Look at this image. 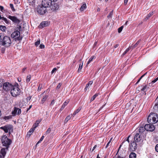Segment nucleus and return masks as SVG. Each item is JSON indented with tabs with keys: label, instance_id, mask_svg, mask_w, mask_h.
Returning <instances> with one entry per match:
<instances>
[{
	"label": "nucleus",
	"instance_id": "1",
	"mask_svg": "<svg viewBox=\"0 0 158 158\" xmlns=\"http://www.w3.org/2000/svg\"><path fill=\"white\" fill-rule=\"evenodd\" d=\"M147 121L151 124H154L158 121V115L155 113H150L148 117Z\"/></svg>",
	"mask_w": 158,
	"mask_h": 158
},
{
	"label": "nucleus",
	"instance_id": "2",
	"mask_svg": "<svg viewBox=\"0 0 158 158\" xmlns=\"http://www.w3.org/2000/svg\"><path fill=\"white\" fill-rule=\"evenodd\" d=\"M1 141L3 146L6 147V149L8 150L11 143V140L9 139L6 135H3L2 136Z\"/></svg>",
	"mask_w": 158,
	"mask_h": 158
},
{
	"label": "nucleus",
	"instance_id": "3",
	"mask_svg": "<svg viewBox=\"0 0 158 158\" xmlns=\"http://www.w3.org/2000/svg\"><path fill=\"white\" fill-rule=\"evenodd\" d=\"M11 44L10 38L7 36H4L2 45L8 47L10 46Z\"/></svg>",
	"mask_w": 158,
	"mask_h": 158
},
{
	"label": "nucleus",
	"instance_id": "4",
	"mask_svg": "<svg viewBox=\"0 0 158 158\" xmlns=\"http://www.w3.org/2000/svg\"><path fill=\"white\" fill-rule=\"evenodd\" d=\"M20 93V90L16 85L13 86L10 90L11 94L13 97H15L19 95Z\"/></svg>",
	"mask_w": 158,
	"mask_h": 158
},
{
	"label": "nucleus",
	"instance_id": "5",
	"mask_svg": "<svg viewBox=\"0 0 158 158\" xmlns=\"http://www.w3.org/2000/svg\"><path fill=\"white\" fill-rule=\"evenodd\" d=\"M20 32L18 31H16L12 33L11 35V37L14 38L16 40H22V37H20Z\"/></svg>",
	"mask_w": 158,
	"mask_h": 158
},
{
	"label": "nucleus",
	"instance_id": "6",
	"mask_svg": "<svg viewBox=\"0 0 158 158\" xmlns=\"http://www.w3.org/2000/svg\"><path fill=\"white\" fill-rule=\"evenodd\" d=\"M135 142L138 143V145H141L143 142L142 137L139 133L136 134L134 138Z\"/></svg>",
	"mask_w": 158,
	"mask_h": 158
},
{
	"label": "nucleus",
	"instance_id": "7",
	"mask_svg": "<svg viewBox=\"0 0 158 158\" xmlns=\"http://www.w3.org/2000/svg\"><path fill=\"white\" fill-rule=\"evenodd\" d=\"M37 12L40 15H44L47 11L46 8L43 6L42 4L39 5L37 8Z\"/></svg>",
	"mask_w": 158,
	"mask_h": 158
},
{
	"label": "nucleus",
	"instance_id": "8",
	"mask_svg": "<svg viewBox=\"0 0 158 158\" xmlns=\"http://www.w3.org/2000/svg\"><path fill=\"white\" fill-rule=\"evenodd\" d=\"M0 129L3 130L5 132H9V134L10 133V132L13 131V127L11 125H7L4 126L2 127H0Z\"/></svg>",
	"mask_w": 158,
	"mask_h": 158
},
{
	"label": "nucleus",
	"instance_id": "9",
	"mask_svg": "<svg viewBox=\"0 0 158 158\" xmlns=\"http://www.w3.org/2000/svg\"><path fill=\"white\" fill-rule=\"evenodd\" d=\"M13 86L12 84L9 82H6L3 84V89L6 91L11 90Z\"/></svg>",
	"mask_w": 158,
	"mask_h": 158
},
{
	"label": "nucleus",
	"instance_id": "10",
	"mask_svg": "<svg viewBox=\"0 0 158 158\" xmlns=\"http://www.w3.org/2000/svg\"><path fill=\"white\" fill-rule=\"evenodd\" d=\"M149 87L147 85H145L139 86L138 89V91H143V94L145 95L146 94V92L148 89Z\"/></svg>",
	"mask_w": 158,
	"mask_h": 158
},
{
	"label": "nucleus",
	"instance_id": "11",
	"mask_svg": "<svg viewBox=\"0 0 158 158\" xmlns=\"http://www.w3.org/2000/svg\"><path fill=\"white\" fill-rule=\"evenodd\" d=\"M52 2L51 0H43L41 4L47 8L50 6Z\"/></svg>",
	"mask_w": 158,
	"mask_h": 158
},
{
	"label": "nucleus",
	"instance_id": "12",
	"mask_svg": "<svg viewBox=\"0 0 158 158\" xmlns=\"http://www.w3.org/2000/svg\"><path fill=\"white\" fill-rule=\"evenodd\" d=\"M153 124H146L145 125V129L147 131H153L155 129V127Z\"/></svg>",
	"mask_w": 158,
	"mask_h": 158
},
{
	"label": "nucleus",
	"instance_id": "13",
	"mask_svg": "<svg viewBox=\"0 0 158 158\" xmlns=\"http://www.w3.org/2000/svg\"><path fill=\"white\" fill-rule=\"evenodd\" d=\"M138 143L135 141L131 142L130 144V148L131 150L132 151H135L137 148Z\"/></svg>",
	"mask_w": 158,
	"mask_h": 158
},
{
	"label": "nucleus",
	"instance_id": "14",
	"mask_svg": "<svg viewBox=\"0 0 158 158\" xmlns=\"http://www.w3.org/2000/svg\"><path fill=\"white\" fill-rule=\"evenodd\" d=\"M8 18L15 23H19L20 22V20L15 16L10 15L8 16Z\"/></svg>",
	"mask_w": 158,
	"mask_h": 158
},
{
	"label": "nucleus",
	"instance_id": "15",
	"mask_svg": "<svg viewBox=\"0 0 158 158\" xmlns=\"http://www.w3.org/2000/svg\"><path fill=\"white\" fill-rule=\"evenodd\" d=\"M50 6L51 10L53 11L57 10L59 8V6L56 3L54 2H52Z\"/></svg>",
	"mask_w": 158,
	"mask_h": 158
},
{
	"label": "nucleus",
	"instance_id": "16",
	"mask_svg": "<svg viewBox=\"0 0 158 158\" xmlns=\"http://www.w3.org/2000/svg\"><path fill=\"white\" fill-rule=\"evenodd\" d=\"M44 93L45 92L40 95L41 96H43L41 102L42 104H43L44 103L48 97V95L46 94H44Z\"/></svg>",
	"mask_w": 158,
	"mask_h": 158
},
{
	"label": "nucleus",
	"instance_id": "17",
	"mask_svg": "<svg viewBox=\"0 0 158 158\" xmlns=\"http://www.w3.org/2000/svg\"><path fill=\"white\" fill-rule=\"evenodd\" d=\"M21 111L20 109L15 107L14 108V110L12 112V114L15 115V114L17 113L18 114H21Z\"/></svg>",
	"mask_w": 158,
	"mask_h": 158
},
{
	"label": "nucleus",
	"instance_id": "18",
	"mask_svg": "<svg viewBox=\"0 0 158 158\" xmlns=\"http://www.w3.org/2000/svg\"><path fill=\"white\" fill-rule=\"evenodd\" d=\"M48 24V22L47 21L42 22L39 25V27L40 28H43L47 26Z\"/></svg>",
	"mask_w": 158,
	"mask_h": 158
},
{
	"label": "nucleus",
	"instance_id": "19",
	"mask_svg": "<svg viewBox=\"0 0 158 158\" xmlns=\"http://www.w3.org/2000/svg\"><path fill=\"white\" fill-rule=\"evenodd\" d=\"M153 14V12H150L146 17L144 18V20L145 21L148 20L151 16Z\"/></svg>",
	"mask_w": 158,
	"mask_h": 158
},
{
	"label": "nucleus",
	"instance_id": "20",
	"mask_svg": "<svg viewBox=\"0 0 158 158\" xmlns=\"http://www.w3.org/2000/svg\"><path fill=\"white\" fill-rule=\"evenodd\" d=\"M41 121V119L36 120L35 124L33 125V127H34L35 128H36L38 126L39 124L40 123Z\"/></svg>",
	"mask_w": 158,
	"mask_h": 158
},
{
	"label": "nucleus",
	"instance_id": "21",
	"mask_svg": "<svg viewBox=\"0 0 158 158\" xmlns=\"http://www.w3.org/2000/svg\"><path fill=\"white\" fill-rule=\"evenodd\" d=\"M69 102V101H65V102L61 106V107L60 109V110L61 111H62L64 109V108L68 104Z\"/></svg>",
	"mask_w": 158,
	"mask_h": 158
},
{
	"label": "nucleus",
	"instance_id": "22",
	"mask_svg": "<svg viewBox=\"0 0 158 158\" xmlns=\"http://www.w3.org/2000/svg\"><path fill=\"white\" fill-rule=\"evenodd\" d=\"M96 58V56H92L89 59V61L87 62L86 65H88L89 64L91 61H93V60L94 59H95Z\"/></svg>",
	"mask_w": 158,
	"mask_h": 158
},
{
	"label": "nucleus",
	"instance_id": "23",
	"mask_svg": "<svg viewBox=\"0 0 158 158\" xmlns=\"http://www.w3.org/2000/svg\"><path fill=\"white\" fill-rule=\"evenodd\" d=\"M6 148H3L2 149L1 151V153L4 157L6 154Z\"/></svg>",
	"mask_w": 158,
	"mask_h": 158
},
{
	"label": "nucleus",
	"instance_id": "24",
	"mask_svg": "<svg viewBox=\"0 0 158 158\" xmlns=\"http://www.w3.org/2000/svg\"><path fill=\"white\" fill-rule=\"evenodd\" d=\"M83 64V63H81L79 64V68L78 70V72L79 73H81V70L82 68V66Z\"/></svg>",
	"mask_w": 158,
	"mask_h": 158
},
{
	"label": "nucleus",
	"instance_id": "25",
	"mask_svg": "<svg viewBox=\"0 0 158 158\" xmlns=\"http://www.w3.org/2000/svg\"><path fill=\"white\" fill-rule=\"evenodd\" d=\"M136 154L134 152L131 153L129 155V158H135Z\"/></svg>",
	"mask_w": 158,
	"mask_h": 158
},
{
	"label": "nucleus",
	"instance_id": "26",
	"mask_svg": "<svg viewBox=\"0 0 158 158\" xmlns=\"http://www.w3.org/2000/svg\"><path fill=\"white\" fill-rule=\"evenodd\" d=\"M86 7V4H83L82 6H81L80 10L81 11H83L84 10Z\"/></svg>",
	"mask_w": 158,
	"mask_h": 158
},
{
	"label": "nucleus",
	"instance_id": "27",
	"mask_svg": "<svg viewBox=\"0 0 158 158\" xmlns=\"http://www.w3.org/2000/svg\"><path fill=\"white\" fill-rule=\"evenodd\" d=\"M145 130V126H144V127H141L139 128V132L142 133Z\"/></svg>",
	"mask_w": 158,
	"mask_h": 158
},
{
	"label": "nucleus",
	"instance_id": "28",
	"mask_svg": "<svg viewBox=\"0 0 158 158\" xmlns=\"http://www.w3.org/2000/svg\"><path fill=\"white\" fill-rule=\"evenodd\" d=\"M3 37L4 35H3V34L0 33V45H2Z\"/></svg>",
	"mask_w": 158,
	"mask_h": 158
},
{
	"label": "nucleus",
	"instance_id": "29",
	"mask_svg": "<svg viewBox=\"0 0 158 158\" xmlns=\"http://www.w3.org/2000/svg\"><path fill=\"white\" fill-rule=\"evenodd\" d=\"M81 109V108L80 107L78 109L75 111L73 114V116H74L77 113H78L80 110Z\"/></svg>",
	"mask_w": 158,
	"mask_h": 158
},
{
	"label": "nucleus",
	"instance_id": "30",
	"mask_svg": "<svg viewBox=\"0 0 158 158\" xmlns=\"http://www.w3.org/2000/svg\"><path fill=\"white\" fill-rule=\"evenodd\" d=\"M99 94L98 93H96L95 95H94L91 98L90 100L91 102H92L93 101H94L95 98L98 96V95Z\"/></svg>",
	"mask_w": 158,
	"mask_h": 158
},
{
	"label": "nucleus",
	"instance_id": "31",
	"mask_svg": "<svg viewBox=\"0 0 158 158\" xmlns=\"http://www.w3.org/2000/svg\"><path fill=\"white\" fill-rule=\"evenodd\" d=\"M131 46H130L128 48H127L126 50L124 52L123 54V55H125L131 48Z\"/></svg>",
	"mask_w": 158,
	"mask_h": 158
},
{
	"label": "nucleus",
	"instance_id": "32",
	"mask_svg": "<svg viewBox=\"0 0 158 158\" xmlns=\"http://www.w3.org/2000/svg\"><path fill=\"white\" fill-rule=\"evenodd\" d=\"M140 40H138L137 42L132 46V49L136 47L140 42Z\"/></svg>",
	"mask_w": 158,
	"mask_h": 158
},
{
	"label": "nucleus",
	"instance_id": "33",
	"mask_svg": "<svg viewBox=\"0 0 158 158\" xmlns=\"http://www.w3.org/2000/svg\"><path fill=\"white\" fill-rule=\"evenodd\" d=\"M71 118V116L70 115H69L67 116L65 118L64 120V122L65 123H66Z\"/></svg>",
	"mask_w": 158,
	"mask_h": 158
},
{
	"label": "nucleus",
	"instance_id": "34",
	"mask_svg": "<svg viewBox=\"0 0 158 158\" xmlns=\"http://www.w3.org/2000/svg\"><path fill=\"white\" fill-rule=\"evenodd\" d=\"M153 109L155 111H158V104L157 102L154 106Z\"/></svg>",
	"mask_w": 158,
	"mask_h": 158
},
{
	"label": "nucleus",
	"instance_id": "35",
	"mask_svg": "<svg viewBox=\"0 0 158 158\" xmlns=\"http://www.w3.org/2000/svg\"><path fill=\"white\" fill-rule=\"evenodd\" d=\"M130 136H129L127 138V139L126 140V141L127 142V144H129V138L130 137ZM126 142V141H124L123 143H122V145H123Z\"/></svg>",
	"mask_w": 158,
	"mask_h": 158
},
{
	"label": "nucleus",
	"instance_id": "36",
	"mask_svg": "<svg viewBox=\"0 0 158 158\" xmlns=\"http://www.w3.org/2000/svg\"><path fill=\"white\" fill-rule=\"evenodd\" d=\"M0 29L2 31H4L6 30V28L5 26H0Z\"/></svg>",
	"mask_w": 158,
	"mask_h": 158
},
{
	"label": "nucleus",
	"instance_id": "37",
	"mask_svg": "<svg viewBox=\"0 0 158 158\" xmlns=\"http://www.w3.org/2000/svg\"><path fill=\"white\" fill-rule=\"evenodd\" d=\"M113 10H112L110 12L109 15L107 16L108 18H111L112 15H113Z\"/></svg>",
	"mask_w": 158,
	"mask_h": 158
},
{
	"label": "nucleus",
	"instance_id": "38",
	"mask_svg": "<svg viewBox=\"0 0 158 158\" xmlns=\"http://www.w3.org/2000/svg\"><path fill=\"white\" fill-rule=\"evenodd\" d=\"M123 27V26H122L118 29V31L119 33H120L122 31Z\"/></svg>",
	"mask_w": 158,
	"mask_h": 158
},
{
	"label": "nucleus",
	"instance_id": "39",
	"mask_svg": "<svg viewBox=\"0 0 158 158\" xmlns=\"http://www.w3.org/2000/svg\"><path fill=\"white\" fill-rule=\"evenodd\" d=\"M44 136L43 135L41 138L38 141V142L37 143V144H36V145L37 144H38L39 143H40L42 141V140L43 139H44Z\"/></svg>",
	"mask_w": 158,
	"mask_h": 158
},
{
	"label": "nucleus",
	"instance_id": "40",
	"mask_svg": "<svg viewBox=\"0 0 158 158\" xmlns=\"http://www.w3.org/2000/svg\"><path fill=\"white\" fill-rule=\"evenodd\" d=\"M40 43V40H39L36 42L35 43V45L36 46H38Z\"/></svg>",
	"mask_w": 158,
	"mask_h": 158
},
{
	"label": "nucleus",
	"instance_id": "41",
	"mask_svg": "<svg viewBox=\"0 0 158 158\" xmlns=\"http://www.w3.org/2000/svg\"><path fill=\"white\" fill-rule=\"evenodd\" d=\"M51 131V129L50 128H49L46 131V134H49Z\"/></svg>",
	"mask_w": 158,
	"mask_h": 158
},
{
	"label": "nucleus",
	"instance_id": "42",
	"mask_svg": "<svg viewBox=\"0 0 158 158\" xmlns=\"http://www.w3.org/2000/svg\"><path fill=\"white\" fill-rule=\"evenodd\" d=\"M57 70V68H54L51 72L52 74L53 73H55Z\"/></svg>",
	"mask_w": 158,
	"mask_h": 158
},
{
	"label": "nucleus",
	"instance_id": "43",
	"mask_svg": "<svg viewBox=\"0 0 158 158\" xmlns=\"http://www.w3.org/2000/svg\"><path fill=\"white\" fill-rule=\"evenodd\" d=\"M10 7L11 8V9L13 11H15V9L14 8L13 4H10Z\"/></svg>",
	"mask_w": 158,
	"mask_h": 158
},
{
	"label": "nucleus",
	"instance_id": "44",
	"mask_svg": "<svg viewBox=\"0 0 158 158\" xmlns=\"http://www.w3.org/2000/svg\"><path fill=\"white\" fill-rule=\"evenodd\" d=\"M11 118V116H5L4 117V119H5V120L9 119H10Z\"/></svg>",
	"mask_w": 158,
	"mask_h": 158
},
{
	"label": "nucleus",
	"instance_id": "45",
	"mask_svg": "<svg viewBox=\"0 0 158 158\" xmlns=\"http://www.w3.org/2000/svg\"><path fill=\"white\" fill-rule=\"evenodd\" d=\"M2 19L4 20L5 23H8V21L7 19L3 17Z\"/></svg>",
	"mask_w": 158,
	"mask_h": 158
},
{
	"label": "nucleus",
	"instance_id": "46",
	"mask_svg": "<svg viewBox=\"0 0 158 158\" xmlns=\"http://www.w3.org/2000/svg\"><path fill=\"white\" fill-rule=\"evenodd\" d=\"M112 139V138H111L110 139V140H109V141L108 142V143H107V144L106 147H105V148H106L108 147V146L109 145V144L110 143L111 140Z\"/></svg>",
	"mask_w": 158,
	"mask_h": 158
},
{
	"label": "nucleus",
	"instance_id": "47",
	"mask_svg": "<svg viewBox=\"0 0 158 158\" xmlns=\"http://www.w3.org/2000/svg\"><path fill=\"white\" fill-rule=\"evenodd\" d=\"M61 85H62L61 83H59L56 87V89H59L60 88Z\"/></svg>",
	"mask_w": 158,
	"mask_h": 158
},
{
	"label": "nucleus",
	"instance_id": "48",
	"mask_svg": "<svg viewBox=\"0 0 158 158\" xmlns=\"http://www.w3.org/2000/svg\"><path fill=\"white\" fill-rule=\"evenodd\" d=\"M35 128L33 126V127L29 131L31 133H32L35 130Z\"/></svg>",
	"mask_w": 158,
	"mask_h": 158
},
{
	"label": "nucleus",
	"instance_id": "49",
	"mask_svg": "<svg viewBox=\"0 0 158 158\" xmlns=\"http://www.w3.org/2000/svg\"><path fill=\"white\" fill-rule=\"evenodd\" d=\"M42 85H41V84H40L38 87V90H40L41 89V88H42Z\"/></svg>",
	"mask_w": 158,
	"mask_h": 158
},
{
	"label": "nucleus",
	"instance_id": "50",
	"mask_svg": "<svg viewBox=\"0 0 158 158\" xmlns=\"http://www.w3.org/2000/svg\"><path fill=\"white\" fill-rule=\"evenodd\" d=\"M155 148L156 151L158 152V144L156 145Z\"/></svg>",
	"mask_w": 158,
	"mask_h": 158
},
{
	"label": "nucleus",
	"instance_id": "51",
	"mask_svg": "<svg viewBox=\"0 0 158 158\" xmlns=\"http://www.w3.org/2000/svg\"><path fill=\"white\" fill-rule=\"evenodd\" d=\"M31 134L32 133L29 131L27 133V135L30 136Z\"/></svg>",
	"mask_w": 158,
	"mask_h": 158
},
{
	"label": "nucleus",
	"instance_id": "52",
	"mask_svg": "<svg viewBox=\"0 0 158 158\" xmlns=\"http://www.w3.org/2000/svg\"><path fill=\"white\" fill-rule=\"evenodd\" d=\"M154 80L152 81V83H149V85L151 84H152V83H155V82H156L157 81V80Z\"/></svg>",
	"mask_w": 158,
	"mask_h": 158
},
{
	"label": "nucleus",
	"instance_id": "53",
	"mask_svg": "<svg viewBox=\"0 0 158 158\" xmlns=\"http://www.w3.org/2000/svg\"><path fill=\"white\" fill-rule=\"evenodd\" d=\"M40 48L42 49V48H44V45L43 44H41L40 45Z\"/></svg>",
	"mask_w": 158,
	"mask_h": 158
},
{
	"label": "nucleus",
	"instance_id": "54",
	"mask_svg": "<svg viewBox=\"0 0 158 158\" xmlns=\"http://www.w3.org/2000/svg\"><path fill=\"white\" fill-rule=\"evenodd\" d=\"M131 105V103L130 102H128L127 104L126 107H128L130 106Z\"/></svg>",
	"mask_w": 158,
	"mask_h": 158
},
{
	"label": "nucleus",
	"instance_id": "55",
	"mask_svg": "<svg viewBox=\"0 0 158 158\" xmlns=\"http://www.w3.org/2000/svg\"><path fill=\"white\" fill-rule=\"evenodd\" d=\"M2 80H0V88L1 87L2 85Z\"/></svg>",
	"mask_w": 158,
	"mask_h": 158
},
{
	"label": "nucleus",
	"instance_id": "56",
	"mask_svg": "<svg viewBox=\"0 0 158 158\" xmlns=\"http://www.w3.org/2000/svg\"><path fill=\"white\" fill-rule=\"evenodd\" d=\"M29 3L33 2L35 0H27Z\"/></svg>",
	"mask_w": 158,
	"mask_h": 158
},
{
	"label": "nucleus",
	"instance_id": "57",
	"mask_svg": "<svg viewBox=\"0 0 158 158\" xmlns=\"http://www.w3.org/2000/svg\"><path fill=\"white\" fill-rule=\"evenodd\" d=\"M93 83V81H90L88 83V84L89 85H91Z\"/></svg>",
	"mask_w": 158,
	"mask_h": 158
},
{
	"label": "nucleus",
	"instance_id": "58",
	"mask_svg": "<svg viewBox=\"0 0 158 158\" xmlns=\"http://www.w3.org/2000/svg\"><path fill=\"white\" fill-rule=\"evenodd\" d=\"M128 0H124V3L126 5L127 4Z\"/></svg>",
	"mask_w": 158,
	"mask_h": 158
},
{
	"label": "nucleus",
	"instance_id": "59",
	"mask_svg": "<svg viewBox=\"0 0 158 158\" xmlns=\"http://www.w3.org/2000/svg\"><path fill=\"white\" fill-rule=\"evenodd\" d=\"M31 78V75H28L27 76V79H30Z\"/></svg>",
	"mask_w": 158,
	"mask_h": 158
},
{
	"label": "nucleus",
	"instance_id": "60",
	"mask_svg": "<svg viewBox=\"0 0 158 158\" xmlns=\"http://www.w3.org/2000/svg\"><path fill=\"white\" fill-rule=\"evenodd\" d=\"M32 107V105H31L29 106V107L27 109V111H28Z\"/></svg>",
	"mask_w": 158,
	"mask_h": 158
},
{
	"label": "nucleus",
	"instance_id": "61",
	"mask_svg": "<svg viewBox=\"0 0 158 158\" xmlns=\"http://www.w3.org/2000/svg\"><path fill=\"white\" fill-rule=\"evenodd\" d=\"M96 147H97V145H95L93 147V148L92 149V151H93L96 148Z\"/></svg>",
	"mask_w": 158,
	"mask_h": 158
},
{
	"label": "nucleus",
	"instance_id": "62",
	"mask_svg": "<svg viewBox=\"0 0 158 158\" xmlns=\"http://www.w3.org/2000/svg\"><path fill=\"white\" fill-rule=\"evenodd\" d=\"M146 73H145L143 75H142L139 78V79H141L144 76L145 74H146Z\"/></svg>",
	"mask_w": 158,
	"mask_h": 158
},
{
	"label": "nucleus",
	"instance_id": "63",
	"mask_svg": "<svg viewBox=\"0 0 158 158\" xmlns=\"http://www.w3.org/2000/svg\"><path fill=\"white\" fill-rule=\"evenodd\" d=\"M0 9L2 11L3 10L4 8L3 6H1L0 7Z\"/></svg>",
	"mask_w": 158,
	"mask_h": 158
},
{
	"label": "nucleus",
	"instance_id": "64",
	"mask_svg": "<svg viewBox=\"0 0 158 158\" xmlns=\"http://www.w3.org/2000/svg\"><path fill=\"white\" fill-rule=\"evenodd\" d=\"M117 158H125L124 157H121L119 156H118Z\"/></svg>",
	"mask_w": 158,
	"mask_h": 158
}]
</instances>
